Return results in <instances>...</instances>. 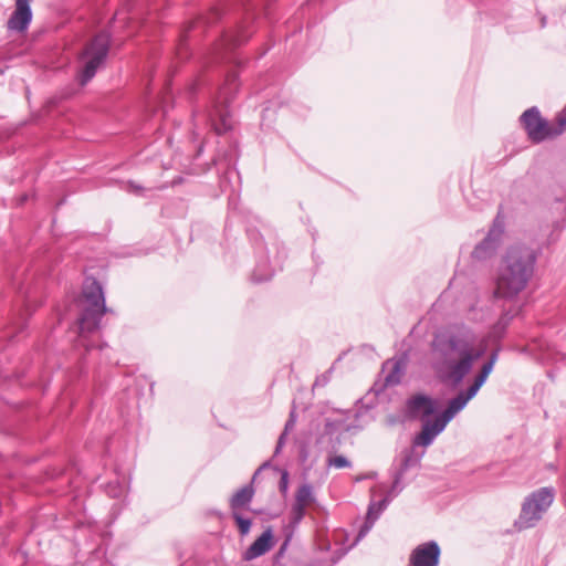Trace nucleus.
I'll return each instance as SVG.
<instances>
[{"label":"nucleus","instance_id":"obj_22","mask_svg":"<svg viewBox=\"0 0 566 566\" xmlns=\"http://www.w3.org/2000/svg\"><path fill=\"white\" fill-rule=\"evenodd\" d=\"M248 39H249V35L244 31H242V30L233 31V32L227 33L223 36L222 45H223L224 50L229 51V50H232L234 46L244 43L245 41H248Z\"/></svg>","mask_w":566,"mask_h":566},{"label":"nucleus","instance_id":"obj_24","mask_svg":"<svg viewBox=\"0 0 566 566\" xmlns=\"http://www.w3.org/2000/svg\"><path fill=\"white\" fill-rule=\"evenodd\" d=\"M231 516L234 520L239 532L242 536L249 534L252 525V521L249 517H244L239 511H231Z\"/></svg>","mask_w":566,"mask_h":566},{"label":"nucleus","instance_id":"obj_32","mask_svg":"<svg viewBox=\"0 0 566 566\" xmlns=\"http://www.w3.org/2000/svg\"><path fill=\"white\" fill-rule=\"evenodd\" d=\"M493 368H494V365H493V364H491V363H489V361H485V363L482 365V367H481V369H480V371H479V373H480L482 376H485V378H488V377H489V375L492 373Z\"/></svg>","mask_w":566,"mask_h":566},{"label":"nucleus","instance_id":"obj_35","mask_svg":"<svg viewBox=\"0 0 566 566\" xmlns=\"http://www.w3.org/2000/svg\"><path fill=\"white\" fill-rule=\"evenodd\" d=\"M375 474H369V475H364V476H359L356 479V481H361L363 479H366V478H373Z\"/></svg>","mask_w":566,"mask_h":566},{"label":"nucleus","instance_id":"obj_18","mask_svg":"<svg viewBox=\"0 0 566 566\" xmlns=\"http://www.w3.org/2000/svg\"><path fill=\"white\" fill-rule=\"evenodd\" d=\"M408 358L406 355L387 360L382 366V371L387 370L385 375L386 386H396L400 384L402 376L406 373Z\"/></svg>","mask_w":566,"mask_h":566},{"label":"nucleus","instance_id":"obj_13","mask_svg":"<svg viewBox=\"0 0 566 566\" xmlns=\"http://www.w3.org/2000/svg\"><path fill=\"white\" fill-rule=\"evenodd\" d=\"M397 495L391 494V489H389L384 499H381L380 501H371L369 503L366 520L364 524L360 526L358 534L356 535V538L349 548L356 546L370 532L375 522L379 518L381 513L387 509L389 503Z\"/></svg>","mask_w":566,"mask_h":566},{"label":"nucleus","instance_id":"obj_19","mask_svg":"<svg viewBox=\"0 0 566 566\" xmlns=\"http://www.w3.org/2000/svg\"><path fill=\"white\" fill-rule=\"evenodd\" d=\"M273 546V533L271 528H266L243 553L244 560H253L265 553Z\"/></svg>","mask_w":566,"mask_h":566},{"label":"nucleus","instance_id":"obj_28","mask_svg":"<svg viewBox=\"0 0 566 566\" xmlns=\"http://www.w3.org/2000/svg\"><path fill=\"white\" fill-rule=\"evenodd\" d=\"M279 489L282 494H286L289 490V472L286 470L282 471L281 479L279 482Z\"/></svg>","mask_w":566,"mask_h":566},{"label":"nucleus","instance_id":"obj_11","mask_svg":"<svg viewBox=\"0 0 566 566\" xmlns=\"http://www.w3.org/2000/svg\"><path fill=\"white\" fill-rule=\"evenodd\" d=\"M437 410V401L423 394H417L407 399L405 416L410 420H428Z\"/></svg>","mask_w":566,"mask_h":566},{"label":"nucleus","instance_id":"obj_29","mask_svg":"<svg viewBox=\"0 0 566 566\" xmlns=\"http://www.w3.org/2000/svg\"><path fill=\"white\" fill-rule=\"evenodd\" d=\"M125 486L124 485H113L112 483L107 486V493L112 497H119L125 493Z\"/></svg>","mask_w":566,"mask_h":566},{"label":"nucleus","instance_id":"obj_9","mask_svg":"<svg viewBox=\"0 0 566 566\" xmlns=\"http://www.w3.org/2000/svg\"><path fill=\"white\" fill-rule=\"evenodd\" d=\"M419 463L420 458L415 454L413 450L407 449L400 453L390 470L392 476V484L390 488L392 495H398L405 489L406 483L403 482V478L406 473L410 469L418 467Z\"/></svg>","mask_w":566,"mask_h":566},{"label":"nucleus","instance_id":"obj_10","mask_svg":"<svg viewBox=\"0 0 566 566\" xmlns=\"http://www.w3.org/2000/svg\"><path fill=\"white\" fill-rule=\"evenodd\" d=\"M311 505L318 506L316 504L313 485L310 483H303L298 486L295 493V500L290 512V525L293 528L300 525L307 514V507Z\"/></svg>","mask_w":566,"mask_h":566},{"label":"nucleus","instance_id":"obj_12","mask_svg":"<svg viewBox=\"0 0 566 566\" xmlns=\"http://www.w3.org/2000/svg\"><path fill=\"white\" fill-rule=\"evenodd\" d=\"M503 232V224L499 221H494L486 237L473 249L471 253L472 259L475 261H486L491 259L500 245Z\"/></svg>","mask_w":566,"mask_h":566},{"label":"nucleus","instance_id":"obj_16","mask_svg":"<svg viewBox=\"0 0 566 566\" xmlns=\"http://www.w3.org/2000/svg\"><path fill=\"white\" fill-rule=\"evenodd\" d=\"M447 424L440 416L436 417L433 421L424 420L421 431L413 439V444L423 448L431 446L434 439L446 429Z\"/></svg>","mask_w":566,"mask_h":566},{"label":"nucleus","instance_id":"obj_15","mask_svg":"<svg viewBox=\"0 0 566 566\" xmlns=\"http://www.w3.org/2000/svg\"><path fill=\"white\" fill-rule=\"evenodd\" d=\"M31 0H15V8L8 20L9 30L23 32L32 21Z\"/></svg>","mask_w":566,"mask_h":566},{"label":"nucleus","instance_id":"obj_8","mask_svg":"<svg viewBox=\"0 0 566 566\" xmlns=\"http://www.w3.org/2000/svg\"><path fill=\"white\" fill-rule=\"evenodd\" d=\"M247 232L250 240L254 243L258 253L256 265L251 276L252 281L255 283L266 282L272 279L276 269L281 266L283 258L281 252L277 251L273 260H270L268 245L264 244L263 237L259 231L249 228ZM275 249L279 250L276 245Z\"/></svg>","mask_w":566,"mask_h":566},{"label":"nucleus","instance_id":"obj_33","mask_svg":"<svg viewBox=\"0 0 566 566\" xmlns=\"http://www.w3.org/2000/svg\"><path fill=\"white\" fill-rule=\"evenodd\" d=\"M497 358H499V349H494V350L490 354V356H489V358H488V360H486V361H489V363H491V364L495 365V363L497 361Z\"/></svg>","mask_w":566,"mask_h":566},{"label":"nucleus","instance_id":"obj_31","mask_svg":"<svg viewBox=\"0 0 566 566\" xmlns=\"http://www.w3.org/2000/svg\"><path fill=\"white\" fill-rule=\"evenodd\" d=\"M493 368H494V365H493V364H491V363H489V361H485V363L482 365V367H481V369H480V371H479V373H480L482 376H485V378H488V377H489V375L492 373Z\"/></svg>","mask_w":566,"mask_h":566},{"label":"nucleus","instance_id":"obj_4","mask_svg":"<svg viewBox=\"0 0 566 566\" xmlns=\"http://www.w3.org/2000/svg\"><path fill=\"white\" fill-rule=\"evenodd\" d=\"M555 499L553 488L544 486L530 493L523 501L518 517L514 522L517 531L535 527L552 506Z\"/></svg>","mask_w":566,"mask_h":566},{"label":"nucleus","instance_id":"obj_3","mask_svg":"<svg viewBox=\"0 0 566 566\" xmlns=\"http://www.w3.org/2000/svg\"><path fill=\"white\" fill-rule=\"evenodd\" d=\"M83 307L77 319L76 347L86 352L97 346L101 321L107 312L105 295L101 283L94 277H87L83 283Z\"/></svg>","mask_w":566,"mask_h":566},{"label":"nucleus","instance_id":"obj_34","mask_svg":"<svg viewBox=\"0 0 566 566\" xmlns=\"http://www.w3.org/2000/svg\"><path fill=\"white\" fill-rule=\"evenodd\" d=\"M269 467H270V462H269V461L264 462V463H263V464H262V465H261V467L255 471V473L253 474V479H255V478H256V475L260 473V471H262L263 469H268Z\"/></svg>","mask_w":566,"mask_h":566},{"label":"nucleus","instance_id":"obj_7","mask_svg":"<svg viewBox=\"0 0 566 566\" xmlns=\"http://www.w3.org/2000/svg\"><path fill=\"white\" fill-rule=\"evenodd\" d=\"M109 50V35L106 32H101L86 44L82 54L81 61L83 69L78 76L81 85H86L96 74L97 70L105 62Z\"/></svg>","mask_w":566,"mask_h":566},{"label":"nucleus","instance_id":"obj_36","mask_svg":"<svg viewBox=\"0 0 566 566\" xmlns=\"http://www.w3.org/2000/svg\"><path fill=\"white\" fill-rule=\"evenodd\" d=\"M541 25H542V28H544L546 25V17H543L541 19Z\"/></svg>","mask_w":566,"mask_h":566},{"label":"nucleus","instance_id":"obj_30","mask_svg":"<svg viewBox=\"0 0 566 566\" xmlns=\"http://www.w3.org/2000/svg\"><path fill=\"white\" fill-rule=\"evenodd\" d=\"M289 544H290V537H286V539L282 543V545L280 546L279 551L276 552V554L274 556L275 563H279L280 558L283 557V555L285 554V552L289 547Z\"/></svg>","mask_w":566,"mask_h":566},{"label":"nucleus","instance_id":"obj_6","mask_svg":"<svg viewBox=\"0 0 566 566\" xmlns=\"http://www.w3.org/2000/svg\"><path fill=\"white\" fill-rule=\"evenodd\" d=\"M238 88V76L234 72H231L227 75L226 84L220 88L217 101L208 114L211 126L218 135L227 133L232 126L228 107Z\"/></svg>","mask_w":566,"mask_h":566},{"label":"nucleus","instance_id":"obj_21","mask_svg":"<svg viewBox=\"0 0 566 566\" xmlns=\"http://www.w3.org/2000/svg\"><path fill=\"white\" fill-rule=\"evenodd\" d=\"M254 496V489L252 484H247L238 490L230 499L231 511H239L240 509L248 507Z\"/></svg>","mask_w":566,"mask_h":566},{"label":"nucleus","instance_id":"obj_27","mask_svg":"<svg viewBox=\"0 0 566 566\" xmlns=\"http://www.w3.org/2000/svg\"><path fill=\"white\" fill-rule=\"evenodd\" d=\"M327 464L329 467H334L336 469H345V468L352 467V462L344 455H336L333 458H328Z\"/></svg>","mask_w":566,"mask_h":566},{"label":"nucleus","instance_id":"obj_26","mask_svg":"<svg viewBox=\"0 0 566 566\" xmlns=\"http://www.w3.org/2000/svg\"><path fill=\"white\" fill-rule=\"evenodd\" d=\"M488 378L482 376L480 373L474 377L473 382L465 389L469 396L475 397L480 388L484 385Z\"/></svg>","mask_w":566,"mask_h":566},{"label":"nucleus","instance_id":"obj_2","mask_svg":"<svg viewBox=\"0 0 566 566\" xmlns=\"http://www.w3.org/2000/svg\"><path fill=\"white\" fill-rule=\"evenodd\" d=\"M537 261V251L525 244L510 247L500 265L494 296L512 300L527 286Z\"/></svg>","mask_w":566,"mask_h":566},{"label":"nucleus","instance_id":"obj_17","mask_svg":"<svg viewBox=\"0 0 566 566\" xmlns=\"http://www.w3.org/2000/svg\"><path fill=\"white\" fill-rule=\"evenodd\" d=\"M350 416L357 417V413L347 410L339 411L335 413V416L326 418L324 426L325 433L333 436L335 433L349 432L357 428L353 422L348 421Z\"/></svg>","mask_w":566,"mask_h":566},{"label":"nucleus","instance_id":"obj_20","mask_svg":"<svg viewBox=\"0 0 566 566\" xmlns=\"http://www.w3.org/2000/svg\"><path fill=\"white\" fill-rule=\"evenodd\" d=\"M473 397L469 396L465 390H460L453 398L448 401L444 410L439 415L440 418L449 423L457 415H459Z\"/></svg>","mask_w":566,"mask_h":566},{"label":"nucleus","instance_id":"obj_14","mask_svg":"<svg viewBox=\"0 0 566 566\" xmlns=\"http://www.w3.org/2000/svg\"><path fill=\"white\" fill-rule=\"evenodd\" d=\"M440 555L439 544L436 541H428L412 549L408 566H438Z\"/></svg>","mask_w":566,"mask_h":566},{"label":"nucleus","instance_id":"obj_25","mask_svg":"<svg viewBox=\"0 0 566 566\" xmlns=\"http://www.w3.org/2000/svg\"><path fill=\"white\" fill-rule=\"evenodd\" d=\"M514 315H515V313L514 314H510V312L504 313L501 316V318L499 319V322L494 325L492 335L494 337H501L502 334L504 333L506 326L510 324L511 319L514 317Z\"/></svg>","mask_w":566,"mask_h":566},{"label":"nucleus","instance_id":"obj_1","mask_svg":"<svg viewBox=\"0 0 566 566\" xmlns=\"http://www.w3.org/2000/svg\"><path fill=\"white\" fill-rule=\"evenodd\" d=\"M484 347L475 331L464 323L437 328L429 343V363L444 385L459 387L483 356Z\"/></svg>","mask_w":566,"mask_h":566},{"label":"nucleus","instance_id":"obj_23","mask_svg":"<svg viewBox=\"0 0 566 566\" xmlns=\"http://www.w3.org/2000/svg\"><path fill=\"white\" fill-rule=\"evenodd\" d=\"M296 413H295V409L293 408L290 412V416H289V419L284 426V430L283 432L280 434L279 439H277V443H276V447H275V450H274V455H277L282 448L284 447L285 442H286V437L289 434V432L291 430H293L295 423H296Z\"/></svg>","mask_w":566,"mask_h":566},{"label":"nucleus","instance_id":"obj_5","mask_svg":"<svg viewBox=\"0 0 566 566\" xmlns=\"http://www.w3.org/2000/svg\"><path fill=\"white\" fill-rule=\"evenodd\" d=\"M521 122L531 142L539 144L566 130V111L563 108L556 118V124H551L541 116L538 108L534 106L522 114Z\"/></svg>","mask_w":566,"mask_h":566}]
</instances>
